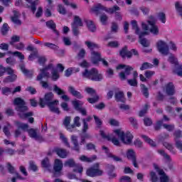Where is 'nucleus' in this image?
I'll list each match as a JSON object with an SVG mask.
<instances>
[{
    "label": "nucleus",
    "mask_w": 182,
    "mask_h": 182,
    "mask_svg": "<svg viewBox=\"0 0 182 182\" xmlns=\"http://www.w3.org/2000/svg\"><path fill=\"white\" fill-rule=\"evenodd\" d=\"M100 134L103 139L110 140L114 146H120V141L124 144H132V141H133V134L130 132L124 133L122 129H114L113 131L114 135H106L104 131H100Z\"/></svg>",
    "instance_id": "nucleus-1"
},
{
    "label": "nucleus",
    "mask_w": 182,
    "mask_h": 182,
    "mask_svg": "<svg viewBox=\"0 0 182 182\" xmlns=\"http://www.w3.org/2000/svg\"><path fill=\"white\" fill-rule=\"evenodd\" d=\"M14 105L16 106V110L19 112L18 115L21 119H26L33 116V112H32L23 113L24 112H28V107L26 106V102L22 98L16 97L14 101Z\"/></svg>",
    "instance_id": "nucleus-2"
},
{
    "label": "nucleus",
    "mask_w": 182,
    "mask_h": 182,
    "mask_svg": "<svg viewBox=\"0 0 182 182\" xmlns=\"http://www.w3.org/2000/svg\"><path fill=\"white\" fill-rule=\"evenodd\" d=\"M50 69H53V64H48L46 67L44 68L40 69V73L37 75L36 80L37 82H40V85H41L42 87L44 89H48L49 87V84H48V82L42 80L43 77H46L47 79H49L50 74L48 70Z\"/></svg>",
    "instance_id": "nucleus-3"
},
{
    "label": "nucleus",
    "mask_w": 182,
    "mask_h": 182,
    "mask_svg": "<svg viewBox=\"0 0 182 182\" xmlns=\"http://www.w3.org/2000/svg\"><path fill=\"white\" fill-rule=\"evenodd\" d=\"M82 77L94 80L95 82H100L103 79V75L99 73L96 68H92L90 71L86 69L82 72Z\"/></svg>",
    "instance_id": "nucleus-4"
},
{
    "label": "nucleus",
    "mask_w": 182,
    "mask_h": 182,
    "mask_svg": "<svg viewBox=\"0 0 182 182\" xmlns=\"http://www.w3.org/2000/svg\"><path fill=\"white\" fill-rule=\"evenodd\" d=\"M91 11L94 14H96V15H98L100 11H106V12H109V14H114L116 11H120V7L114 6L112 8L107 9L105 6L97 4L91 9Z\"/></svg>",
    "instance_id": "nucleus-5"
},
{
    "label": "nucleus",
    "mask_w": 182,
    "mask_h": 182,
    "mask_svg": "<svg viewBox=\"0 0 182 182\" xmlns=\"http://www.w3.org/2000/svg\"><path fill=\"white\" fill-rule=\"evenodd\" d=\"M117 70H122V69L124 70V72H121L119 73V78L121 79V80H126V79H127V76L131 75L132 71L134 68L130 65L120 64L117 67Z\"/></svg>",
    "instance_id": "nucleus-6"
},
{
    "label": "nucleus",
    "mask_w": 182,
    "mask_h": 182,
    "mask_svg": "<svg viewBox=\"0 0 182 182\" xmlns=\"http://www.w3.org/2000/svg\"><path fill=\"white\" fill-rule=\"evenodd\" d=\"M99 163L95 164L92 167L87 170V176L89 177H97L99 176H103V171L99 168Z\"/></svg>",
    "instance_id": "nucleus-7"
},
{
    "label": "nucleus",
    "mask_w": 182,
    "mask_h": 182,
    "mask_svg": "<svg viewBox=\"0 0 182 182\" xmlns=\"http://www.w3.org/2000/svg\"><path fill=\"white\" fill-rule=\"evenodd\" d=\"M91 62L96 65L99 63V62H102L104 66H109V63L104 58H102L100 53L96 51L91 52Z\"/></svg>",
    "instance_id": "nucleus-8"
},
{
    "label": "nucleus",
    "mask_w": 182,
    "mask_h": 182,
    "mask_svg": "<svg viewBox=\"0 0 182 182\" xmlns=\"http://www.w3.org/2000/svg\"><path fill=\"white\" fill-rule=\"evenodd\" d=\"M79 26H83V22H82V18L78 16H74V21L72 23L73 33L75 36L79 35Z\"/></svg>",
    "instance_id": "nucleus-9"
},
{
    "label": "nucleus",
    "mask_w": 182,
    "mask_h": 182,
    "mask_svg": "<svg viewBox=\"0 0 182 182\" xmlns=\"http://www.w3.org/2000/svg\"><path fill=\"white\" fill-rule=\"evenodd\" d=\"M156 48L160 53L161 55H164V56H167L169 53V49L168 46L167 45V43L163 41H159L156 43Z\"/></svg>",
    "instance_id": "nucleus-10"
},
{
    "label": "nucleus",
    "mask_w": 182,
    "mask_h": 182,
    "mask_svg": "<svg viewBox=\"0 0 182 182\" xmlns=\"http://www.w3.org/2000/svg\"><path fill=\"white\" fill-rule=\"evenodd\" d=\"M54 95L52 92H48L45 95L44 99L40 98L39 100V105L41 107H45L46 105H48V103L52 102V100H53Z\"/></svg>",
    "instance_id": "nucleus-11"
},
{
    "label": "nucleus",
    "mask_w": 182,
    "mask_h": 182,
    "mask_svg": "<svg viewBox=\"0 0 182 182\" xmlns=\"http://www.w3.org/2000/svg\"><path fill=\"white\" fill-rule=\"evenodd\" d=\"M53 92L56 93L58 96H61L60 99L64 100L65 102H69L70 98L69 96L66 95V92L65 90H62V88L59 87L58 85H53Z\"/></svg>",
    "instance_id": "nucleus-12"
},
{
    "label": "nucleus",
    "mask_w": 182,
    "mask_h": 182,
    "mask_svg": "<svg viewBox=\"0 0 182 182\" xmlns=\"http://www.w3.org/2000/svg\"><path fill=\"white\" fill-rule=\"evenodd\" d=\"M148 23L151 26L150 32L152 35L157 36L159 35V26L156 25V18L153 16H150L149 19L148 20Z\"/></svg>",
    "instance_id": "nucleus-13"
},
{
    "label": "nucleus",
    "mask_w": 182,
    "mask_h": 182,
    "mask_svg": "<svg viewBox=\"0 0 182 182\" xmlns=\"http://www.w3.org/2000/svg\"><path fill=\"white\" fill-rule=\"evenodd\" d=\"M127 157L128 160H131L132 161V164L134 167L136 168H139V165L137 164V159L136 156V152L133 149H128L127 151Z\"/></svg>",
    "instance_id": "nucleus-14"
},
{
    "label": "nucleus",
    "mask_w": 182,
    "mask_h": 182,
    "mask_svg": "<svg viewBox=\"0 0 182 182\" xmlns=\"http://www.w3.org/2000/svg\"><path fill=\"white\" fill-rule=\"evenodd\" d=\"M154 167L155 170H156L157 173H159V176H160V182H168V176L166 175V173H164V171L163 169L159 168V166L154 164Z\"/></svg>",
    "instance_id": "nucleus-15"
},
{
    "label": "nucleus",
    "mask_w": 182,
    "mask_h": 182,
    "mask_svg": "<svg viewBox=\"0 0 182 182\" xmlns=\"http://www.w3.org/2000/svg\"><path fill=\"white\" fill-rule=\"evenodd\" d=\"M58 105H59V100H55L47 104V106H48L50 112H53V113H56L57 114H59L60 113V111L59 110V108H58L57 107Z\"/></svg>",
    "instance_id": "nucleus-16"
},
{
    "label": "nucleus",
    "mask_w": 182,
    "mask_h": 182,
    "mask_svg": "<svg viewBox=\"0 0 182 182\" xmlns=\"http://www.w3.org/2000/svg\"><path fill=\"white\" fill-rule=\"evenodd\" d=\"M28 133L31 139H35V140H37V141H42V140H43L42 136L38 134L36 129H30L28 130Z\"/></svg>",
    "instance_id": "nucleus-17"
},
{
    "label": "nucleus",
    "mask_w": 182,
    "mask_h": 182,
    "mask_svg": "<svg viewBox=\"0 0 182 182\" xmlns=\"http://www.w3.org/2000/svg\"><path fill=\"white\" fill-rule=\"evenodd\" d=\"M68 92L70 95L74 96V97H77V99H82L83 97V95L72 85L68 86Z\"/></svg>",
    "instance_id": "nucleus-18"
},
{
    "label": "nucleus",
    "mask_w": 182,
    "mask_h": 182,
    "mask_svg": "<svg viewBox=\"0 0 182 182\" xmlns=\"http://www.w3.org/2000/svg\"><path fill=\"white\" fill-rule=\"evenodd\" d=\"M149 32L147 31H144V32H141L139 34V42L141 43V45H142V46H144L145 48H147V46H149L150 45V42H149V41H147L146 38H143V36H146V35H148Z\"/></svg>",
    "instance_id": "nucleus-19"
},
{
    "label": "nucleus",
    "mask_w": 182,
    "mask_h": 182,
    "mask_svg": "<svg viewBox=\"0 0 182 182\" xmlns=\"http://www.w3.org/2000/svg\"><path fill=\"white\" fill-rule=\"evenodd\" d=\"M63 168V163L62 162V160L59 159H56L54 161V166H53L54 171H55L56 173H59L60 171H62Z\"/></svg>",
    "instance_id": "nucleus-20"
},
{
    "label": "nucleus",
    "mask_w": 182,
    "mask_h": 182,
    "mask_svg": "<svg viewBox=\"0 0 182 182\" xmlns=\"http://www.w3.org/2000/svg\"><path fill=\"white\" fill-rule=\"evenodd\" d=\"M97 159V156L92 155L91 157H87L85 155L80 156V161H84L85 163H92L95 160Z\"/></svg>",
    "instance_id": "nucleus-21"
},
{
    "label": "nucleus",
    "mask_w": 182,
    "mask_h": 182,
    "mask_svg": "<svg viewBox=\"0 0 182 182\" xmlns=\"http://www.w3.org/2000/svg\"><path fill=\"white\" fill-rule=\"evenodd\" d=\"M55 153L61 159H66V157H68V154H69V152H68L65 149L60 148L55 149Z\"/></svg>",
    "instance_id": "nucleus-22"
},
{
    "label": "nucleus",
    "mask_w": 182,
    "mask_h": 182,
    "mask_svg": "<svg viewBox=\"0 0 182 182\" xmlns=\"http://www.w3.org/2000/svg\"><path fill=\"white\" fill-rule=\"evenodd\" d=\"M122 58H132V52L127 50V46H124L119 52Z\"/></svg>",
    "instance_id": "nucleus-23"
},
{
    "label": "nucleus",
    "mask_w": 182,
    "mask_h": 182,
    "mask_svg": "<svg viewBox=\"0 0 182 182\" xmlns=\"http://www.w3.org/2000/svg\"><path fill=\"white\" fill-rule=\"evenodd\" d=\"M115 100L117 102H122L124 103L126 102V98H124V94L122 91H118L115 93Z\"/></svg>",
    "instance_id": "nucleus-24"
},
{
    "label": "nucleus",
    "mask_w": 182,
    "mask_h": 182,
    "mask_svg": "<svg viewBox=\"0 0 182 182\" xmlns=\"http://www.w3.org/2000/svg\"><path fill=\"white\" fill-rule=\"evenodd\" d=\"M85 43L90 50H93V49H99V48H100V46L90 41H87L85 42Z\"/></svg>",
    "instance_id": "nucleus-25"
},
{
    "label": "nucleus",
    "mask_w": 182,
    "mask_h": 182,
    "mask_svg": "<svg viewBox=\"0 0 182 182\" xmlns=\"http://www.w3.org/2000/svg\"><path fill=\"white\" fill-rule=\"evenodd\" d=\"M71 141L74 145L73 149L75 150V151H79V150H80V147L79 146V142L77 141V136L72 135Z\"/></svg>",
    "instance_id": "nucleus-26"
},
{
    "label": "nucleus",
    "mask_w": 182,
    "mask_h": 182,
    "mask_svg": "<svg viewBox=\"0 0 182 182\" xmlns=\"http://www.w3.org/2000/svg\"><path fill=\"white\" fill-rule=\"evenodd\" d=\"M14 16L11 18L12 22L16 23V25H21V20H19V16H21V14L18 11H14Z\"/></svg>",
    "instance_id": "nucleus-27"
},
{
    "label": "nucleus",
    "mask_w": 182,
    "mask_h": 182,
    "mask_svg": "<svg viewBox=\"0 0 182 182\" xmlns=\"http://www.w3.org/2000/svg\"><path fill=\"white\" fill-rule=\"evenodd\" d=\"M166 93L167 95H174V85L173 83L170 82L166 85Z\"/></svg>",
    "instance_id": "nucleus-28"
},
{
    "label": "nucleus",
    "mask_w": 182,
    "mask_h": 182,
    "mask_svg": "<svg viewBox=\"0 0 182 182\" xmlns=\"http://www.w3.org/2000/svg\"><path fill=\"white\" fill-rule=\"evenodd\" d=\"M158 153L159 154H161V156H163L164 160H166V161H171V157L170 156V155L167 154V153H166V151H164V150L162 149H159L158 150Z\"/></svg>",
    "instance_id": "nucleus-29"
},
{
    "label": "nucleus",
    "mask_w": 182,
    "mask_h": 182,
    "mask_svg": "<svg viewBox=\"0 0 182 182\" xmlns=\"http://www.w3.org/2000/svg\"><path fill=\"white\" fill-rule=\"evenodd\" d=\"M46 26L48 28H50V29H53V31L56 33L57 35H59V33L58 31H56V24L53 22V21H49L46 22Z\"/></svg>",
    "instance_id": "nucleus-30"
},
{
    "label": "nucleus",
    "mask_w": 182,
    "mask_h": 182,
    "mask_svg": "<svg viewBox=\"0 0 182 182\" xmlns=\"http://www.w3.org/2000/svg\"><path fill=\"white\" fill-rule=\"evenodd\" d=\"M72 104H73V107H75V110H77V111H78L82 107V106H83V102L82 101L77 100H73L72 102Z\"/></svg>",
    "instance_id": "nucleus-31"
},
{
    "label": "nucleus",
    "mask_w": 182,
    "mask_h": 182,
    "mask_svg": "<svg viewBox=\"0 0 182 182\" xmlns=\"http://www.w3.org/2000/svg\"><path fill=\"white\" fill-rule=\"evenodd\" d=\"M142 139H144V141L148 143L152 147H156V142H154L151 139L149 138V136L146 135H141Z\"/></svg>",
    "instance_id": "nucleus-32"
},
{
    "label": "nucleus",
    "mask_w": 182,
    "mask_h": 182,
    "mask_svg": "<svg viewBox=\"0 0 182 182\" xmlns=\"http://www.w3.org/2000/svg\"><path fill=\"white\" fill-rule=\"evenodd\" d=\"M21 69L23 72V73L27 76V77H32V76H33V71H30L28 70H27L26 68H25L24 66H21Z\"/></svg>",
    "instance_id": "nucleus-33"
},
{
    "label": "nucleus",
    "mask_w": 182,
    "mask_h": 182,
    "mask_svg": "<svg viewBox=\"0 0 182 182\" xmlns=\"http://www.w3.org/2000/svg\"><path fill=\"white\" fill-rule=\"evenodd\" d=\"M87 26L90 32H95L96 31V26L93 23V21L88 20L86 21Z\"/></svg>",
    "instance_id": "nucleus-34"
},
{
    "label": "nucleus",
    "mask_w": 182,
    "mask_h": 182,
    "mask_svg": "<svg viewBox=\"0 0 182 182\" xmlns=\"http://www.w3.org/2000/svg\"><path fill=\"white\" fill-rule=\"evenodd\" d=\"M65 167H75L76 163L75 162V160L70 159L67 160L64 164Z\"/></svg>",
    "instance_id": "nucleus-35"
},
{
    "label": "nucleus",
    "mask_w": 182,
    "mask_h": 182,
    "mask_svg": "<svg viewBox=\"0 0 182 182\" xmlns=\"http://www.w3.org/2000/svg\"><path fill=\"white\" fill-rule=\"evenodd\" d=\"M163 144L164 147L167 149V150H169V151H171V153H172L173 154H176V150H174V147H173V145L168 144V142H164Z\"/></svg>",
    "instance_id": "nucleus-36"
},
{
    "label": "nucleus",
    "mask_w": 182,
    "mask_h": 182,
    "mask_svg": "<svg viewBox=\"0 0 182 182\" xmlns=\"http://www.w3.org/2000/svg\"><path fill=\"white\" fill-rule=\"evenodd\" d=\"M131 23H132V29L135 31V33H136V35H139L140 29H139V26H137V21H136L135 20H133L131 22Z\"/></svg>",
    "instance_id": "nucleus-37"
},
{
    "label": "nucleus",
    "mask_w": 182,
    "mask_h": 182,
    "mask_svg": "<svg viewBox=\"0 0 182 182\" xmlns=\"http://www.w3.org/2000/svg\"><path fill=\"white\" fill-rule=\"evenodd\" d=\"M153 68V65L150 63H144L140 67V70H146L147 69H151Z\"/></svg>",
    "instance_id": "nucleus-38"
},
{
    "label": "nucleus",
    "mask_w": 182,
    "mask_h": 182,
    "mask_svg": "<svg viewBox=\"0 0 182 182\" xmlns=\"http://www.w3.org/2000/svg\"><path fill=\"white\" fill-rule=\"evenodd\" d=\"M16 75L14 74V75H11L7 77H6L4 80V83H9V82H14V80H16Z\"/></svg>",
    "instance_id": "nucleus-39"
},
{
    "label": "nucleus",
    "mask_w": 182,
    "mask_h": 182,
    "mask_svg": "<svg viewBox=\"0 0 182 182\" xmlns=\"http://www.w3.org/2000/svg\"><path fill=\"white\" fill-rule=\"evenodd\" d=\"M43 45L47 48H50V49H53V50H58L59 49V47L58 46L51 43H44Z\"/></svg>",
    "instance_id": "nucleus-40"
},
{
    "label": "nucleus",
    "mask_w": 182,
    "mask_h": 182,
    "mask_svg": "<svg viewBox=\"0 0 182 182\" xmlns=\"http://www.w3.org/2000/svg\"><path fill=\"white\" fill-rule=\"evenodd\" d=\"M39 4H41V1H39V0H36L31 4V10L33 14H35V12H36V6L39 5Z\"/></svg>",
    "instance_id": "nucleus-41"
},
{
    "label": "nucleus",
    "mask_w": 182,
    "mask_h": 182,
    "mask_svg": "<svg viewBox=\"0 0 182 182\" xmlns=\"http://www.w3.org/2000/svg\"><path fill=\"white\" fill-rule=\"evenodd\" d=\"M51 75H52L51 78L54 81L58 80V79H59L60 77L59 72L56 70H53V71L51 72Z\"/></svg>",
    "instance_id": "nucleus-42"
},
{
    "label": "nucleus",
    "mask_w": 182,
    "mask_h": 182,
    "mask_svg": "<svg viewBox=\"0 0 182 182\" xmlns=\"http://www.w3.org/2000/svg\"><path fill=\"white\" fill-rule=\"evenodd\" d=\"M141 89L144 96H145V97H149V88H147V87H146L144 84H141Z\"/></svg>",
    "instance_id": "nucleus-43"
},
{
    "label": "nucleus",
    "mask_w": 182,
    "mask_h": 182,
    "mask_svg": "<svg viewBox=\"0 0 182 182\" xmlns=\"http://www.w3.org/2000/svg\"><path fill=\"white\" fill-rule=\"evenodd\" d=\"M154 75H156V72H154L153 70H146L144 73V76L147 79H151V77H153V76H154Z\"/></svg>",
    "instance_id": "nucleus-44"
},
{
    "label": "nucleus",
    "mask_w": 182,
    "mask_h": 182,
    "mask_svg": "<svg viewBox=\"0 0 182 182\" xmlns=\"http://www.w3.org/2000/svg\"><path fill=\"white\" fill-rule=\"evenodd\" d=\"M73 171L82 174V173L83 172V166H82V165L80 164H76L75 166H74Z\"/></svg>",
    "instance_id": "nucleus-45"
},
{
    "label": "nucleus",
    "mask_w": 182,
    "mask_h": 182,
    "mask_svg": "<svg viewBox=\"0 0 182 182\" xmlns=\"http://www.w3.org/2000/svg\"><path fill=\"white\" fill-rule=\"evenodd\" d=\"M16 124L17 127H18V129H21L22 130H26L29 127V125H28L27 124H24L21 122H16Z\"/></svg>",
    "instance_id": "nucleus-46"
},
{
    "label": "nucleus",
    "mask_w": 182,
    "mask_h": 182,
    "mask_svg": "<svg viewBox=\"0 0 182 182\" xmlns=\"http://www.w3.org/2000/svg\"><path fill=\"white\" fill-rule=\"evenodd\" d=\"M173 136L175 141H177L178 139H182V132L181 130L175 131Z\"/></svg>",
    "instance_id": "nucleus-47"
},
{
    "label": "nucleus",
    "mask_w": 182,
    "mask_h": 182,
    "mask_svg": "<svg viewBox=\"0 0 182 182\" xmlns=\"http://www.w3.org/2000/svg\"><path fill=\"white\" fill-rule=\"evenodd\" d=\"M11 55H13L14 56H16L21 60H23V59H25V55H23V54H22V53L19 51L13 52L11 53Z\"/></svg>",
    "instance_id": "nucleus-48"
},
{
    "label": "nucleus",
    "mask_w": 182,
    "mask_h": 182,
    "mask_svg": "<svg viewBox=\"0 0 182 182\" xmlns=\"http://www.w3.org/2000/svg\"><path fill=\"white\" fill-rule=\"evenodd\" d=\"M42 167H44V168H49L50 167V164L49 163V159L48 158H46L44 160L41 162Z\"/></svg>",
    "instance_id": "nucleus-49"
},
{
    "label": "nucleus",
    "mask_w": 182,
    "mask_h": 182,
    "mask_svg": "<svg viewBox=\"0 0 182 182\" xmlns=\"http://www.w3.org/2000/svg\"><path fill=\"white\" fill-rule=\"evenodd\" d=\"M9 129H11V124H8L6 126H4L3 129V132L7 137H9V136H11V132H9Z\"/></svg>",
    "instance_id": "nucleus-50"
},
{
    "label": "nucleus",
    "mask_w": 182,
    "mask_h": 182,
    "mask_svg": "<svg viewBox=\"0 0 182 182\" xmlns=\"http://www.w3.org/2000/svg\"><path fill=\"white\" fill-rule=\"evenodd\" d=\"M158 19L159 21H161V22L162 23H166V14L161 12L158 14Z\"/></svg>",
    "instance_id": "nucleus-51"
},
{
    "label": "nucleus",
    "mask_w": 182,
    "mask_h": 182,
    "mask_svg": "<svg viewBox=\"0 0 182 182\" xmlns=\"http://www.w3.org/2000/svg\"><path fill=\"white\" fill-rule=\"evenodd\" d=\"M168 61H169L170 63L172 65H177V60L176 59V57H174V55L173 54H169V57L168 59Z\"/></svg>",
    "instance_id": "nucleus-52"
},
{
    "label": "nucleus",
    "mask_w": 182,
    "mask_h": 182,
    "mask_svg": "<svg viewBox=\"0 0 182 182\" xmlns=\"http://www.w3.org/2000/svg\"><path fill=\"white\" fill-rule=\"evenodd\" d=\"M14 48L17 49V50H23L25 49V44L23 43H19L14 45Z\"/></svg>",
    "instance_id": "nucleus-53"
},
{
    "label": "nucleus",
    "mask_w": 182,
    "mask_h": 182,
    "mask_svg": "<svg viewBox=\"0 0 182 182\" xmlns=\"http://www.w3.org/2000/svg\"><path fill=\"white\" fill-rule=\"evenodd\" d=\"M108 157L109 159H112V160H114V161H122V158H120L119 156H117L113 154H108Z\"/></svg>",
    "instance_id": "nucleus-54"
},
{
    "label": "nucleus",
    "mask_w": 182,
    "mask_h": 182,
    "mask_svg": "<svg viewBox=\"0 0 182 182\" xmlns=\"http://www.w3.org/2000/svg\"><path fill=\"white\" fill-rule=\"evenodd\" d=\"M73 124L75 127H80V117H75L73 119Z\"/></svg>",
    "instance_id": "nucleus-55"
},
{
    "label": "nucleus",
    "mask_w": 182,
    "mask_h": 182,
    "mask_svg": "<svg viewBox=\"0 0 182 182\" xmlns=\"http://www.w3.org/2000/svg\"><path fill=\"white\" fill-rule=\"evenodd\" d=\"M173 72L178 75V76H182V65H176V70H174Z\"/></svg>",
    "instance_id": "nucleus-56"
},
{
    "label": "nucleus",
    "mask_w": 182,
    "mask_h": 182,
    "mask_svg": "<svg viewBox=\"0 0 182 182\" xmlns=\"http://www.w3.org/2000/svg\"><path fill=\"white\" fill-rule=\"evenodd\" d=\"M8 31H9V28L8 27L7 23H4L1 28V33L2 35H6L8 33Z\"/></svg>",
    "instance_id": "nucleus-57"
},
{
    "label": "nucleus",
    "mask_w": 182,
    "mask_h": 182,
    "mask_svg": "<svg viewBox=\"0 0 182 182\" xmlns=\"http://www.w3.org/2000/svg\"><path fill=\"white\" fill-rule=\"evenodd\" d=\"M60 139H61V140L63 141V143H65L67 146L70 147V144H69V142L68 141V138L65 137L63 134H60Z\"/></svg>",
    "instance_id": "nucleus-58"
},
{
    "label": "nucleus",
    "mask_w": 182,
    "mask_h": 182,
    "mask_svg": "<svg viewBox=\"0 0 182 182\" xmlns=\"http://www.w3.org/2000/svg\"><path fill=\"white\" fill-rule=\"evenodd\" d=\"M21 37L19 36H13L10 41V45H14L16 42H19Z\"/></svg>",
    "instance_id": "nucleus-59"
},
{
    "label": "nucleus",
    "mask_w": 182,
    "mask_h": 182,
    "mask_svg": "<svg viewBox=\"0 0 182 182\" xmlns=\"http://www.w3.org/2000/svg\"><path fill=\"white\" fill-rule=\"evenodd\" d=\"M1 92L4 95L6 96H8V95H10V93H12V90L9 87H4L1 90Z\"/></svg>",
    "instance_id": "nucleus-60"
},
{
    "label": "nucleus",
    "mask_w": 182,
    "mask_h": 182,
    "mask_svg": "<svg viewBox=\"0 0 182 182\" xmlns=\"http://www.w3.org/2000/svg\"><path fill=\"white\" fill-rule=\"evenodd\" d=\"M127 83L129 84L130 86L137 87V80L134 78L127 80Z\"/></svg>",
    "instance_id": "nucleus-61"
},
{
    "label": "nucleus",
    "mask_w": 182,
    "mask_h": 182,
    "mask_svg": "<svg viewBox=\"0 0 182 182\" xmlns=\"http://www.w3.org/2000/svg\"><path fill=\"white\" fill-rule=\"evenodd\" d=\"M29 169L32 170L33 171H38V166H36V164H34L33 161H30L29 164Z\"/></svg>",
    "instance_id": "nucleus-62"
},
{
    "label": "nucleus",
    "mask_w": 182,
    "mask_h": 182,
    "mask_svg": "<svg viewBox=\"0 0 182 182\" xmlns=\"http://www.w3.org/2000/svg\"><path fill=\"white\" fill-rule=\"evenodd\" d=\"M175 6H176V11L178 12V14L181 15V16H182V7L180 5V3L176 2L175 4Z\"/></svg>",
    "instance_id": "nucleus-63"
},
{
    "label": "nucleus",
    "mask_w": 182,
    "mask_h": 182,
    "mask_svg": "<svg viewBox=\"0 0 182 182\" xmlns=\"http://www.w3.org/2000/svg\"><path fill=\"white\" fill-rule=\"evenodd\" d=\"M175 144L177 147V149H178V150H181V151H182V141L181 140H176L175 141Z\"/></svg>",
    "instance_id": "nucleus-64"
}]
</instances>
